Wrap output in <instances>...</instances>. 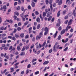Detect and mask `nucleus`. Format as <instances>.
Listing matches in <instances>:
<instances>
[{"mask_svg": "<svg viewBox=\"0 0 76 76\" xmlns=\"http://www.w3.org/2000/svg\"><path fill=\"white\" fill-rule=\"evenodd\" d=\"M53 0H49V3L50 5V8L51 12L53 11V4H52V3H53Z\"/></svg>", "mask_w": 76, "mask_h": 76, "instance_id": "nucleus-1", "label": "nucleus"}, {"mask_svg": "<svg viewBox=\"0 0 76 76\" xmlns=\"http://www.w3.org/2000/svg\"><path fill=\"white\" fill-rule=\"evenodd\" d=\"M56 3H58V5H61L62 4V0H56Z\"/></svg>", "mask_w": 76, "mask_h": 76, "instance_id": "nucleus-2", "label": "nucleus"}, {"mask_svg": "<svg viewBox=\"0 0 76 76\" xmlns=\"http://www.w3.org/2000/svg\"><path fill=\"white\" fill-rule=\"evenodd\" d=\"M9 22L10 23H11V24L12 23H13V20H12V19L10 20H7L6 19V20L5 21V22Z\"/></svg>", "mask_w": 76, "mask_h": 76, "instance_id": "nucleus-3", "label": "nucleus"}, {"mask_svg": "<svg viewBox=\"0 0 76 76\" xmlns=\"http://www.w3.org/2000/svg\"><path fill=\"white\" fill-rule=\"evenodd\" d=\"M72 22H73V20L70 19L68 23V26H69L71 25L72 23Z\"/></svg>", "mask_w": 76, "mask_h": 76, "instance_id": "nucleus-4", "label": "nucleus"}, {"mask_svg": "<svg viewBox=\"0 0 76 76\" xmlns=\"http://www.w3.org/2000/svg\"><path fill=\"white\" fill-rule=\"evenodd\" d=\"M15 49L14 47H13L12 49L11 50V51H10V52L12 53V54H14V53L15 52Z\"/></svg>", "mask_w": 76, "mask_h": 76, "instance_id": "nucleus-5", "label": "nucleus"}, {"mask_svg": "<svg viewBox=\"0 0 76 76\" xmlns=\"http://www.w3.org/2000/svg\"><path fill=\"white\" fill-rule=\"evenodd\" d=\"M66 29H64L62 30L61 32V35H63L66 32Z\"/></svg>", "mask_w": 76, "mask_h": 76, "instance_id": "nucleus-6", "label": "nucleus"}, {"mask_svg": "<svg viewBox=\"0 0 76 76\" xmlns=\"http://www.w3.org/2000/svg\"><path fill=\"white\" fill-rule=\"evenodd\" d=\"M7 29V27H5L4 28V26H2L0 28V29L1 30H6V29Z\"/></svg>", "mask_w": 76, "mask_h": 76, "instance_id": "nucleus-7", "label": "nucleus"}, {"mask_svg": "<svg viewBox=\"0 0 76 76\" xmlns=\"http://www.w3.org/2000/svg\"><path fill=\"white\" fill-rule=\"evenodd\" d=\"M36 40H38V39H39V40L41 38V36H39V35H37L36 37Z\"/></svg>", "mask_w": 76, "mask_h": 76, "instance_id": "nucleus-8", "label": "nucleus"}, {"mask_svg": "<svg viewBox=\"0 0 76 76\" xmlns=\"http://www.w3.org/2000/svg\"><path fill=\"white\" fill-rule=\"evenodd\" d=\"M49 63V61H45L43 63V64L44 65H46L47 64H48Z\"/></svg>", "mask_w": 76, "mask_h": 76, "instance_id": "nucleus-9", "label": "nucleus"}, {"mask_svg": "<svg viewBox=\"0 0 76 76\" xmlns=\"http://www.w3.org/2000/svg\"><path fill=\"white\" fill-rule=\"evenodd\" d=\"M3 9L4 10V12H5V11H6V9H7V7H6V5H4L3 6Z\"/></svg>", "mask_w": 76, "mask_h": 76, "instance_id": "nucleus-10", "label": "nucleus"}, {"mask_svg": "<svg viewBox=\"0 0 76 76\" xmlns=\"http://www.w3.org/2000/svg\"><path fill=\"white\" fill-rule=\"evenodd\" d=\"M36 21L38 22V23H40L41 22V20H40V19L39 18H37L36 19Z\"/></svg>", "mask_w": 76, "mask_h": 76, "instance_id": "nucleus-11", "label": "nucleus"}, {"mask_svg": "<svg viewBox=\"0 0 76 76\" xmlns=\"http://www.w3.org/2000/svg\"><path fill=\"white\" fill-rule=\"evenodd\" d=\"M31 6L33 7H34L35 6V3L34 2H32L31 3Z\"/></svg>", "mask_w": 76, "mask_h": 76, "instance_id": "nucleus-12", "label": "nucleus"}, {"mask_svg": "<svg viewBox=\"0 0 76 76\" xmlns=\"http://www.w3.org/2000/svg\"><path fill=\"white\" fill-rule=\"evenodd\" d=\"M46 13H48V12H50V8L46 9L45 10Z\"/></svg>", "mask_w": 76, "mask_h": 76, "instance_id": "nucleus-13", "label": "nucleus"}, {"mask_svg": "<svg viewBox=\"0 0 76 76\" xmlns=\"http://www.w3.org/2000/svg\"><path fill=\"white\" fill-rule=\"evenodd\" d=\"M70 28H71V26H67L66 27V31H67L69 30V29H70Z\"/></svg>", "mask_w": 76, "mask_h": 76, "instance_id": "nucleus-14", "label": "nucleus"}, {"mask_svg": "<svg viewBox=\"0 0 76 76\" xmlns=\"http://www.w3.org/2000/svg\"><path fill=\"white\" fill-rule=\"evenodd\" d=\"M58 33V31H56V33L54 34V35H53V37H54V38L57 37V34Z\"/></svg>", "mask_w": 76, "mask_h": 76, "instance_id": "nucleus-15", "label": "nucleus"}, {"mask_svg": "<svg viewBox=\"0 0 76 76\" xmlns=\"http://www.w3.org/2000/svg\"><path fill=\"white\" fill-rule=\"evenodd\" d=\"M53 51L54 52H56L57 51V49L56 48V46L54 45L53 47Z\"/></svg>", "mask_w": 76, "mask_h": 76, "instance_id": "nucleus-16", "label": "nucleus"}, {"mask_svg": "<svg viewBox=\"0 0 76 76\" xmlns=\"http://www.w3.org/2000/svg\"><path fill=\"white\" fill-rule=\"evenodd\" d=\"M17 50L18 51H20L21 50V49L20 48V46H18L17 47Z\"/></svg>", "mask_w": 76, "mask_h": 76, "instance_id": "nucleus-17", "label": "nucleus"}, {"mask_svg": "<svg viewBox=\"0 0 76 76\" xmlns=\"http://www.w3.org/2000/svg\"><path fill=\"white\" fill-rule=\"evenodd\" d=\"M40 26H41V25L40 24H38L37 27V29H39L40 28Z\"/></svg>", "mask_w": 76, "mask_h": 76, "instance_id": "nucleus-18", "label": "nucleus"}, {"mask_svg": "<svg viewBox=\"0 0 76 76\" xmlns=\"http://www.w3.org/2000/svg\"><path fill=\"white\" fill-rule=\"evenodd\" d=\"M52 19V16H50L48 18V21H50V20H51Z\"/></svg>", "mask_w": 76, "mask_h": 76, "instance_id": "nucleus-19", "label": "nucleus"}, {"mask_svg": "<svg viewBox=\"0 0 76 76\" xmlns=\"http://www.w3.org/2000/svg\"><path fill=\"white\" fill-rule=\"evenodd\" d=\"M51 14H52L51 13L48 12V14H47V17H49V16H51Z\"/></svg>", "mask_w": 76, "mask_h": 76, "instance_id": "nucleus-20", "label": "nucleus"}, {"mask_svg": "<svg viewBox=\"0 0 76 76\" xmlns=\"http://www.w3.org/2000/svg\"><path fill=\"white\" fill-rule=\"evenodd\" d=\"M16 9L17 10H20V6H18L16 7Z\"/></svg>", "mask_w": 76, "mask_h": 76, "instance_id": "nucleus-21", "label": "nucleus"}, {"mask_svg": "<svg viewBox=\"0 0 76 76\" xmlns=\"http://www.w3.org/2000/svg\"><path fill=\"white\" fill-rule=\"evenodd\" d=\"M60 15V11H58L57 14V17H59Z\"/></svg>", "mask_w": 76, "mask_h": 76, "instance_id": "nucleus-22", "label": "nucleus"}, {"mask_svg": "<svg viewBox=\"0 0 76 76\" xmlns=\"http://www.w3.org/2000/svg\"><path fill=\"white\" fill-rule=\"evenodd\" d=\"M14 69V68H11L10 69L11 70V71L10 72L11 73H12V72H14V71L15 70Z\"/></svg>", "mask_w": 76, "mask_h": 76, "instance_id": "nucleus-23", "label": "nucleus"}, {"mask_svg": "<svg viewBox=\"0 0 76 76\" xmlns=\"http://www.w3.org/2000/svg\"><path fill=\"white\" fill-rule=\"evenodd\" d=\"M73 15H74V16H76V11L75 10H74L73 11Z\"/></svg>", "mask_w": 76, "mask_h": 76, "instance_id": "nucleus-24", "label": "nucleus"}, {"mask_svg": "<svg viewBox=\"0 0 76 76\" xmlns=\"http://www.w3.org/2000/svg\"><path fill=\"white\" fill-rule=\"evenodd\" d=\"M8 47H5L4 48V51H7V50H8Z\"/></svg>", "mask_w": 76, "mask_h": 76, "instance_id": "nucleus-25", "label": "nucleus"}, {"mask_svg": "<svg viewBox=\"0 0 76 76\" xmlns=\"http://www.w3.org/2000/svg\"><path fill=\"white\" fill-rule=\"evenodd\" d=\"M45 31H47L48 32V28H47V27H46L45 28Z\"/></svg>", "mask_w": 76, "mask_h": 76, "instance_id": "nucleus-26", "label": "nucleus"}, {"mask_svg": "<svg viewBox=\"0 0 76 76\" xmlns=\"http://www.w3.org/2000/svg\"><path fill=\"white\" fill-rule=\"evenodd\" d=\"M25 48L26 50H28L29 48V45L28 46H26V47L25 46Z\"/></svg>", "mask_w": 76, "mask_h": 76, "instance_id": "nucleus-27", "label": "nucleus"}, {"mask_svg": "<svg viewBox=\"0 0 76 76\" xmlns=\"http://www.w3.org/2000/svg\"><path fill=\"white\" fill-rule=\"evenodd\" d=\"M46 14H47V13H46V12H43V17H45V16H46Z\"/></svg>", "mask_w": 76, "mask_h": 76, "instance_id": "nucleus-28", "label": "nucleus"}, {"mask_svg": "<svg viewBox=\"0 0 76 76\" xmlns=\"http://www.w3.org/2000/svg\"><path fill=\"white\" fill-rule=\"evenodd\" d=\"M61 35H59L58 38V40H60V39H61Z\"/></svg>", "mask_w": 76, "mask_h": 76, "instance_id": "nucleus-29", "label": "nucleus"}, {"mask_svg": "<svg viewBox=\"0 0 76 76\" xmlns=\"http://www.w3.org/2000/svg\"><path fill=\"white\" fill-rule=\"evenodd\" d=\"M43 33V31H41L39 34V36L41 37V36L43 35L42 33Z\"/></svg>", "mask_w": 76, "mask_h": 76, "instance_id": "nucleus-30", "label": "nucleus"}, {"mask_svg": "<svg viewBox=\"0 0 76 76\" xmlns=\"http://www.w3.org/2000/svg\"><path fill=\"white\" fill-rule=\"evenodd\" d=\"M20 37H21V38H23L24 37V33H22L20 36Z\"/></svg>", "mask_w": 76, "mask_h": 76, "instance_id": "nucleus-31", "label": "nucleus"}, {"mask_svg": "<svg viewBox=\"0 0 76 76\" xmlns=\"http://www.w3.org/2000/svg\"><path fill=\"white\" fill-rule=\"evenodd\" d=\"M21 10L22 11H23V12H25V10L24 9V8L23 7H21Z\"/></svg>", "mask_w": 76, "mask_h": 76, "instance_id": "nucleus-32", "label": "nucleus"}, {"mask_svg": "<svg viewBox=\"0 0 76 76\" xmlns=\"http://www.w3.org/2000/svg\"><path fill=\"white\" fill-rule=\"evenodd\" d=\"M18 4H22V2H21V1H20V0H19L18 1Z\"/></svg>", "mask_w": 76, "mask_h": 76, "instance_id": "nucleus-33", "label": "nucleus"}, {"mask_svg": "<svg viewBox=\"0 0 76 76\" xmlns=\"http://www.w3.org/2000/svg\"><path fill=\"white\" fill-rule=\"evenodd\" d=\"M68 21H69V20H66L64 22V23L66 25H67V23H68Z\"/></svg>", "mask_w": 76, "mask_h": 76, "instance_id": "nucleus-34", "label": "nucleus"}, {"mask_svg": "<svg viewBox=\"0 0 76 76\" xmlns=\"http://www.w3.org/2000/svg\"><path fill=\"white\" fill-rule=\"evenodd\" d=\"M25 53L24 52H22L20 54V56H23V55H25Z\"/></svg>", "mask_w": 76, "mask_h": 76, "instance_id": "nucleus-35", "label": "nucleus"}, {"mask_svg": "<svg viewBox=\"0 0 76 76\" xmlns=\"http://www.w3.org/2000/svg\"><path fill=\"white\" fill-rule=\"evenodd\" d=\"M60 24H61V23H58L56 24V26H60Z\"/></svg>", "mask_w": 76, "mask_h": 76, "instance_id": "nucleus-36", "label": "nucleus"}, {"mask_svg": "<svg viewBox=\"0 0 76 76\" xmlns=\"http://www.w3.org/2000/svg\"><path fill=\"white\" fill-rule=\"evenodd\" d=\"M28 23H29L28 22V21L25 22V23H24V26H26V25H27Z\"/></svg>", "mask_w": 76, "mask_h": 76, "instance_id": "nucleus-37", "label": "nucleus"}, {"mask_svg": "<svg viewBox=\"0 0 76 76\" xmlns=\"http://www.w3.org/2000/svg\"><path fill=\"white\" fill-rule=\"evenodd\" d=\"M17 29L18 30V31H20V30H21V28L20 27H18L17 28Z\"/></svg>", "mask_w": 76, "mask_h": 76, "instance_id": "nucleus-38", "label": "nucleus"}, {"mask_svg": "<svg viewBox=\"0 0 76 76\" xmlns=\"http://www.w3.org/2000/svg\"><path fill=\"white\" fill-rule=\"evenodd\" d=\"M26 75L27 74H28L29 73V69H27L26 71Z\"/></svg>", "mask_w": 76, "mask_h": 76, "instance_id": "nucleus-39", "label": "nucleus"}, {"mask_svg": "<svg viewBox=\"0 0 76 76\" xmlns=\"http://www.w3.org/2000/svg\"><path fill=\"white\" fill-rule=\"evenodd\" d=\"M66 12H67V11L66 10H64L63 12V15H65L66 14Z\"/></svg>", "mask_w": 76, "mask_h": 76, "instance_id": "nucleus-40", "label": "nucleus"}, {"mask_svg": "<svg viewBox=\"0 0 76 76\" xmlns=\"http://www.w3.org/2000/svg\"><path fill=\"white\" fill-rule=\"evenodd\" d=\"M35 13L36 15H39V12H38L37 11H35Z\"/></svg>", "mask_w": 76, "mask_h": 76, "instance_id": "nucleus-41", "label": "nucleus"}, {"mask_svg": "<svg viewBox=\"0 0 76 76\" xmlns=\"http://www.w3.org/2000/svg\"><path fill=\"white\" fill-rule=\"evenodd\" d=\"M37 60V59L36 58H35L34 59H33L32 61V63H33V62H34V61H36Z\"/></svg>", "mask_w": 76, "mask_h": 76, "instance_id": "nucleus-42", "label": "nucleus"}, {"mask_svg": "<svg viewBox=\"0 0 76 76\" xmlns=\"http://www.w3.org/2000/svg\"><path fill=\"white\" fill-rule=\"evenodd\" d=\"M35 37H33L32 39V41H33V42H35Z\"/></svg>", "mask_w": 76, "mask_h": 76, "instance_id": "nucleus-43", "label": "nucleus"}, {"mask_svg": "<svg viewBox=\"0 0 76 76\" xmlns=\"http://www.w3.org/2000/svg\"><path fill=\"white\" fill-rule=\"evenodd\" d=\"M28 38H29V35H28V34H27L26 36V37H25V38H26V39H27Z\"/></svg>", "mask_w": 76, "mask_h": 76, "instance_id": "nucleus-44", "label": "nucleus"}, {"mask_svg": "<svg viewBox=\"0 0 76 76\" xmlns=\"http://www.w3.org/2000/svg\"><path fill=\"white\" fill-rule=\"evenodd\" d=\"M48 33V31H45V33H44V35H47Z\"/></svg>", "mask_w": 76, "mask_h": 76, "instance_id": "nucleus-45", "label": "nucleus"}, {"mask_svg": "<svg viewBox=\"0 0 76 76\" xmlns=\"http://www.w3.org/2000/svg\"><path fill=\"white\" fill-rule=\"evenodd\" d=\"M7 39V37H2V40H4V39Z\"/></svg>", "mask_w": 76, "mask_h": 76, "instance_id": "nucleus-46", "label": "nucleus"}, {"mask_svg": "<svg viewBox=\"0 0 76 76\" xmlns=\"http://www.w3.org/2000/svg\"><path fill=\"white\" fill-rule=\"evenodd\" d=\"M34 45L32 44V45L30 47V48H31V49H32V48H34Z\"/></svg>", "mask_w": 76, "mask_h": 76, "instance_id": "nucleus-47", "label": "nucleus"}, {"mask_svg": "<svg viewBox=\"0 0 76 76\" xmlns=\"http://www.w3.org/2000/svg\"><path fill=\"white\" fill-rule=\"evenodd\" d=\"M62 29V28L61 27V26H60L58 28V31H61Z\"/></svg>", "mask_w": 76, "mask_h": 76, "instance_id": "nucleus-48", "label": "nucleus"}, {"mask_svg": "<svg viewBox=\"0 0 76 76\" xmlns=\"http://www.w3.org/2000/svg\"><path fill=\"white\" fill-rule=\"evenodd\" d=\"M28 9L29 10H31V7L30 5H28Z\"/></svg>", "mask_w": 76, "mask_h": 76, "instance_id": "nucleus-49", "label": "nucleus"}, {"mask_svg": "<svg viewBox=\"0 0 76 76\" xmlns=\"http://www.w3.org/2000/svg\"><path fill=\"white\" fill-rule=\"evenodd\" d=\"M68 50V47L66 48L64 50V51H67Z\"/></svg>", "mask_w": 76, "mask_h": 76, "instance_id": "nucleus-50", "label": "nucleus"}, {"mask_svg": "<svg viewBox=\"0 0 76 76\" xmlns=\"http://www.w3.org/2000/svg\"><path fill=\"white\" fill-rule=\"evenodd\" d=\"M16 31H17V29L16 28H14L13 33H16Z\"/></svg>", "mask_w": 76, "mask_h": 76, "instance_id": "nucleus-51", "label": "nucleus"}, {"mask_svg": "<svg viewBox=\"0 0 76 76\" xmlns=\"http://www.w3.org/2000/svg\"><path fill=\"white\" fill-rule=\"evenodd\" d=\"M46 44V42H44L43 43L42 45V47H44V46H45V45Z\"/></svg>", "mask_w": 76, "mask_h": 76, "instance_id": "nucleus-52", "label": "nucleus"}, {"mask_svg": "<svg viewBox=\"0 0 76 76\" xmlns=\"http://www.w3.org/2000/svg\"><path fill=\"white\" fill-rule=\"evenodd\" d=\"M20 17H21V18H23L24 15H23V14L22 13L20 15Z\"/></svg>", "mask_w": 76, "mask_h": 76, "instance_id": "nucleus-53", "label": "nucleus"}, {"mask_svg": "<svg viewBox=\"0 0 76 76\" xmlns=\"http://www.w3.org/2000/svg\"><path fill=\"white\" fill-rule=\"evenodd\" d=\"M68 18V16L67 15H66L64 17V19L66 20V19H67Z\"/></svg>", "mask_w": 76, "mask_h": 76, "instance_id": "nucleus-54", "label": "nucleus"}, {"mask_svg": "<svg viewBox=\"0 0 76 76\" xmlns=\"http://www.w3.org/2000/svg\"><path fill=\"white\" fill-rule=\"evenodd\" d=\"M39 71H37L35 72V75H38V74H39Z\"/></svg>", "mask_w": 76, "mask_h": 76, "instance_id": "nucleus-55", "label": "nucleus"}, {"mask_svg": "<svg viewBox=\"0 0 76 76\" xmlns=\"http://www.w3.org/2000/svg\"><path fill=\"white\" fill-rule=\"evenodd\" d=\"M46 4H48V3H49V1L48 0H46L45 1Z\"/></svg>", "mask_w": 76, "mask_h": 76, "instance_id": "nucleus-56", "label": "nucleus"}, {"mask_svg": "<svg viewBox=\"0 0 76 76\" xmlns=\"http://www.w3.org/2000/svg\"><path fill=\"white\" fill-rule=\"evenodd\" d=\"M22 41H23L24 42H26V40L25 39H22Z\"/></svg>", "mask_w": 76, "mask_h": 76, "instance_id": "nucleus-57", "label": "nucleus"}, {"mask_svg": "<svg viewBox=\"0 0 76 76\" xmlns=\"http://www.w3.org/2000/svg\"><path fill=\"white\" fill-rule=\"evenodd\" d=\"M25 47H24L21 50V51H25Z\"/></svg>", "mask_w": 76, "mask_h": 76, "instance_id": "nucleus-58", "label": "nucleus"}, {"mask_svg": "<svg viewBox=\"0 0 76 76\" xmlns=\"http://www.w3.org/2000/svg\"><path fill=\"white\" fill-rule=\"evenodd\" d=\"M40 53H41V50H39L36 53L37 54H39Z\"/></svg>", "mask_w": 76, "mask_h": 76, "instance_id": "nucleus-59", "label": "nucleus"}, {"mask_svg": "<svg viewBox=\"0 0 76 76\" xmlns=\"http://www.w3.org/2000/svg\"><path fill=\"white\" fill-rule=\"evenodd\" d=\"M52 51H53V50L52 49H50L49 51V53H51L52 52Z\"/></svg>", "mask_w": 76, "mask_h": 76, "instance_id": "nucleus-60", "label": "nucleus"}, {"mask_svg": "<svg viewBox=\"0 0 76 76\" xmlns=\"http://www.w3.org/2000/svg\"><path fill=\"white\" fill-rule=\"evenodd\" d=\"M24 73H25L24 71H23L21 72V75H23V74H24Z\"/></svg>", "mask_w": 76, "mask_h": 76, "instance_id": "nucleus-61", "label": "nucleus"}, {"mask_svg": "<svg viewBox=\"0 0 76 76\" xmlns=\"http://www.w3.org/2000/svg\"><path fill=\"white\" fill-rule=\"evenodd\" d=\"M18 4V2H15L14 3V6H16V5H17Z\"/></svg>", "mask_w": 76, "mask_h": 76, "instance_id": "nucleus-62", "label": "nucleus"}, {"mask_svg": "<svg viewBox=\"0 0 76 76\" xmlns=\"http://www.w3.org/2000/svg\"><path fill=\"white\" fill-rule=\"evenodd\" d=\"M12 39L13 41H16V39L15 37H13L12 38Z\"/></svg>", "mask_w": 76, "mask_h": 76, "instance_id": "nucleus-63", "label": "nucleus"}, {"mask_svg": "<svg viewBox=\"0 0 76 76\" xmlns=\"http://www.w3.org/2000/svg\"><path fill=\"white\" fill-rule=\"evenodd\" d=\"M15 37L16 38H18L19 35L15 34Z\"/></svg>", "mask_w": 76, "mask_h": 76, "instance_id": "nucleus-64", "label": "nucleus"}]
</instances>
